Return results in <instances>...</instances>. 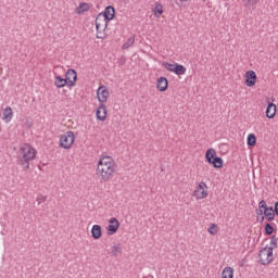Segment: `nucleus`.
Returning <instances> with one entry per match:
<instances>
[{"label": "nucleus", "mask_w": 278, "mask_h": 278, "mask_svg": "<svg viewBox=\"0 0 278 278\" xmlns=\"http://www.w3.org/2000/svg\"><path fill=\"white\" fill-rule=\"evenodd\" d=\"M96 175L101 184L112 181L114 175H116V161H114V157L110 155L100 156L96 167Z\"/></svg>", "instance_id": "1"}, {"label": "nucleus", "mask_w": 278, "mask_h": 278, "mask_svg": "<svg viewBox=\"0 0 278 278\" xmlns=\"http://www.w3.org/2000/svg\"><path fill=\"white\" fill-rule=\"evenodd\" d=\"M38 151L29 143H24L17 151V166H21L24 170H29V164L36 160Z\"/></svg>", "instance_id": "2"}, {"label": "nucleus", "mask_w": 278, "mask_h": 278, "mask_svg": "<svg viewBox=\"0 0 278 278\" xmlns=\"http://www.w3.org/2000/svg\"><path fill=\"white\" fill-rule=\"evenodd\" d=\"M108 23L105 18H103V14L99 13L96 17V38L100 40H104L105 38V29H108Z\"/></svg>", "instance_id": "3"}, {"label": "nucleus", "mask_w": 278, "mask_h": 278, "mask_svg": "<svg viewBox=\"0 0 278 278\" xmlns=\"http://www.w3.org/2000/svg\"><path fill=\"white\" fill-rule=\"evenodd\" d=\"M205 160L208 164H212L214 168H223V159L216 155V150H214L213 148L208 149L205 152Z\"/></svg>", "instance_id": "4"}, {"label": "nucleus", "mask_w": 278, "mask_h": 278, "mask_svg": "<svg viewBox=\"0 0 278 278\" xmlns=\"http://www.w3.org/2000/svg\"><path fill=\"white\" fill-rule=\"evenodd\" d=\"M75 143V132L73 131H66L63 136L60 138V147L61 149H71L73 144Z\"/></svg>", "instance_id": "5"}, {"label": "nucleus", "mask_w": 278, "mask_h": 278, "mask_svg": "<svg viewBox=\"0 0 278 278\" xmlns=\"http://www.w3.org/2000/svg\"><path fill=\"white\" fill-rule=\"evenodd\" d=\"M258 257L260 264H262V266H268V264L273 263V260H275L273 252L268 250V247H265L258 252Z\"/></svg>", "instance_id": "6"}, {"label": "nucleus", "mask_w": 278, "mask_h": 278, "mask_svg": "<svg viewBox=\"0 0 278 278\" xmlns=\"http://www.w3.org/2000/svg\"><path fill=\"white\" fill-rule=\"evenodd\" d=\"M205 188H207V185L202 181L199 184V186L197 187V189L193 191V195L198 199H206L207 197V191H205Z\"/></svg>", "instance_id": "7"}, {"label": "nucleus", "mask_w": 278, "mask_h": 278, "mask_svg": "<svg viewBox=\"0 0 278 278\" xmlns=\"http://www.w3.org/2000/svg\"><path fill=\"white\" fill-rule=\"evenodd\" d=\"M65 80L67 81V87L73 88L77 81V72L73 68L67 70Z\"/></svg>", "instance_id": "8"}, {"label": "nucleus", "mask_w": 278, "mask_h": 278, "mask_svg": "<svg viewBox=\"0 0 278 278\" xmlns=\"http://www.w3.org/2000/svg\"><path fill=\"white\" fill-rule=\"evenodd\" d=\"M118 227H121V223L115 217L109 220L108 226V236H114L118 231Z\"/></svg>", "instance_id": "9"}, {"label": "nucleus", "mask_w": 278, "mask_h": 278, "mask_svg": "<svg viewBox=\"0 0 278 278\" xmlns=\"http://www.w3.org/2000/svg\"><path fill=\"white\" fill-rule=\"evenodd\" d=\"M100 14H102V17L106 23H110V21H113L114 16L116 15V9H114L112 5H109L104 9V12Z\"/></svg>", "instance_id": "10"}, {"label": "nucleus", "mask_w": 278, "mask_h": 278, "mask_svg": "<svg viewBox=\"0 0 278 278\" xmlns=\"http://www.w3.org/2000/svg\"><path fill=\"white\" fill-rule=\"evenodd\" d=\"M245 85L248 86V88H253V86H255L257 81V74H255L254 71H248L245 73Z\"/></svg>", "instance_id": "11"}, {"label": "nucleus", "mask_w": 278, "mask_h": 278, "mask_svg": "<svg viewBox=\"0 0 278 278\" xmlns=\"http://www.w3.org/2000/svg\"><path fill=\"white\" fill-rule=\"evenodd\" d=\"M98 101L103 104L108 102V98L110 97V91L104 87H99L98 91Z\"/></svg>", "instance_id": "12"}, {"label": "nucleus", "mask_w": 278, "mask_h": 278, "mask_svg": "<svg viewBox=\"0 0 278 278\" xmlns=\"http://www.w3.org/2000/svg\"><path fill=\"white\" fill-rule=\"evenodd\" d=\"M156 88L160 92H166L168 90V79L164 76L157 78Z\"/></svg>", "instance_id": "13"}, {"label": "nucleus", "mask_w": 278, "mask_h": 278, "mask_svg": "<svg viewBox=\"0 0 278 278\" xmlns=\"http://www.w3.org/2000/svg\"><path fill=\"white\" fill-rule=\"evenodd\" d=\"M96 116L98 121H105L108 118V108L105 104H100L99 108L97 109Z\"/></svg>", "instance_id": "14"}, {"label": "nucleus", "mask_w": 278, "mask_h": 278, "mask_svg": "<svg viewBox=\"0 0 278 278\" xmlns=\"http://www.w3.org/2000/svg\"><path fill=\"white\" fill-rule=\"evenodd\" d=\"M275 114H277V104L273 102H268L266 108V117L267 118H275Z\"/></svg>", "instance_id": "15"}, {"label": "nucleus", "mask_w": 278, "mask_h": 278, "mask_svg": "<svg viewBox=\"0 0 278 278\" xmlns=\"http://www.w3.org/2000/svg\"><path fill=\"white\" fill-rule=\"evenodd\" d=\"M263 214L268 223L275 220V210L273 208V206L263 210Z\"/></svg>", "instance_id": "16"}, {"label": "nucleus", "mask_w": 278, "mask_h": 278, "mask_svg": "<svg viewBox=\"0 0 278 278\" xmlns=\"http://www.w3.org/2000/svg\"><path fill=\"white\" fill-rule=\"evenodd\" d=\"M103 235L101 230V226L99 225H93L91 228V236L93 240H99L101 236Z\"/></svg>", "instance_id": "17"}, {"label": "nucleus", "mask_w": 278, "mask_h": 278, "mask_svg": "<svg viewBox=\"0 0 278 278\" xmlns=\"http://www.w3.org/2000/svg\"><path fill=\"white\" fill-rule=\"evenodd\" d=\"M14 112H12V108L11 106H7L3 111V117L2 121H4V123H10V121H12V116H13Z\"/></svg>", "instance_id": "18"}, {"label": "nucleus", "mask_w": 278, "mask_h": 278, "mask_svg": "<svg viewBox=\"0 0 278 278\" xmlns=\"http://www.w3.org/2000/svg\"><path fill=\"white\" fill-rule=\"evenodd\" d=\"M153 14H154L155 18H160V16H162V14H164V5H162V3H160V2H156L155 8L153 9Z\"/></svg>", "instance_id": "19"}, {"label": "nucleus", "mask_w": 278, "mask_h": 278, "mask_svg": "<svg viewBox=\"0 0 278 278\" xmlns=\"http://www.w3.org/2000/svg\"><path fill=\"white\" fill-rule=\"evenodd\" d=\"M54 86H56L58 88H64V86H68V81L66 80V78H62V76H55Z\"/></svg>", "instance_id": "20"}, {"label": "nucleus", "mask_w": 278, "mask_h": 278, "mask_svg": "<svg viewBox=\"0 0 278 278\" xmlns=\"http://www.w3.org/2000/svg\"><path fill=\"white\" fill-rule=\"evenodd\" d=\"M90 11V5L86 2H81L77 8H76V14H84V12Z\"/></svg>", "instance_id": "21"}, {"label": "nucleus", "mask_w": 278, "mask_h": 278, "mask_svg": "<svg viewBox=\"0 0 278 278\" xmlns=\"http://www.w3.org/2000/svg\"><path fill=\"white\" fill-rule=\"evenodd\" d=\"M222 278H233V269L231 267H225L222 271Z\"/></svg>", "instance_id": "22"}, {"label": "nucleus", "mask_w": 278, "mask_h": 278, "mask_svg": "<svg viewBox=\"0 0 278 278\" xmlns=\"http://www.w3.org/2000/svg\"><path fill=\"white\" fill-rule=\"evenodd\" d=\"M277 242H278V238L277 236H271L270 238V243H269V247H267V250L268 251H275V249H277Z\"/></svg>", "instance_id": "23"}, {"label": "nucleus", "mask_w": 278, "mask_h": 278, "mask_svg": "<svg viewBox=\"0 0 278 278\" xmlns=\"http://www.w3.org/2000/svg\"><path fill=\"white\" fill-rule=\"evenodd\" d=\"M174 73L175 75H186V66L176 63V66L174 67Z\"/></svg>", "instance_id": "24"}, {"label": "nucleus", "mask_w": 278, "mask_h": 278, "mask_svg": "<svg viewBox=\"0 0 278 278\" xmlns=\"http://www.w3.org/2000/svg\"><path fill=\"white\" fill-rule=\"evenodd\" d=\"M269 206L266 205V201L262 200L258 203V210L256 211L257 216H262L264 214V210L268 208Z\"/></svg>", "instance_id": "25"}, {"label": "nucleus", "mask_w": 278, "mask_h": 278, "mask_svg": "<svg viewBox=\"0 0 278 278\" xmlns=\"http://www.w3.org/2000/svg\"><path fill=\"white\" fill-rule=\"evenodd\" d=\"M162 66H163V68H166V71H169V73H174L175 67L177 66V63L173 64V63H168V62H163Z\"/></svg>", "instance_id": "26"}, {"label": "nucleus", "mask_w": 278, "mask_h": 278, "mask_svg": "<svg viewBox=\"0 0 278 278\" xmlns=\"http://www.w3.org/2000/svg\"><path fill=\"white\" fill-rule=\"evenodd\" d=\"M255 144H257V137H255L253 134H250L248 136V147H255Z\"/></svg>", "instance_id": "27"}, {"label": "nucleus", "mask_w": 278, "mask_h": 278, "mask_svg": "<svg viewBox=\"0 0 278 278\" xmlns=\"http://www.w3.org/2000/svg\"><path fill=\"white\" fill-rule=\"evenodd\" d=\"M119 253H121V244H114L111 250L112 257H118Z\"/></svg>", "instance_id": "28"}, {"label": "nucleus", "mask_w": 278, "mask_h": 278, "mask_svg": "<svg viewBox=\"0 0 278 278\" xmlns=\"http://www.w3.org/2000/svg\"><path fill=\"white\" fill-rule=\"evenodd\" d=\"M260 0H245L244 8H256Z\"/></svg>", "instance_id": "29"}, {"label": "nucleus", "mask_w": 278, "mask_h": 278, "mask_svg": "<svg viewBox=\"0 0 278 278\" xmlns=\"http://www.w3.org/2000/svg\"><path fill=\"white\" fill-rule=\"evenodd\" d=\"M274 231H275V227H273V225H270V223H267L265 225V235L266 236H273Z\"/></svg>", "instance_id": "30"}, {"label": "nucleus", "mask_w": 278, "mask_h": 278, "mask_svg": "<svg viewBox=\"0 0 278 278\" xmlns=\"http://www.w3.org/2000/svg\"><path fill=\"white\" fill-rule=\"evenodd\" d=\"M136 42V38L135 37H130L127 42H125L122 46V49H129V47H131V45H134Z\"/></svg>", "instance_id": "31"}, {"label": "nucleus", "mask_w": 278, "mask_h": 278, "mask_svg": "<svg viewBox=\"0 0 278 278\" xmlns=\"http://www.w3.org/2000/svg\"><path fill=\"white\" fill-rule=\"evenodd\" d=\"M36 201L38 205H40L41 203H45V201H47V195L38 194Z\"/></svg>", "instance_id": "32"}, {"label": "nucleus", "mask_w": 278, "mask_h": 278, "mask_svg": "<svg viewBox=\"0 0 278 278\" xmlns=\"http://www.w3.org/2000/svg\"><path fill=\"white\" fill-rule=\"evenodd\" d=\"M214 229H216V224H212L208 228V233H211V236H216L217 231Z\"/></svg>", "instance_id": "33"}, {"label": "nucleus", "mask_w": 278, "mask_h": 278, "mask_svg": "<svg viewBox=\"0 0 278 278\" xmlns=\"http://www.w3.org/2000/svg\"><path fill=\"white\" fill-rule=\"evenodd\" d=\"M274 214H276V216H278V201L275 203Z\"/></svg>", "instance_id": "34"}, {"label": "nucleus", "mask_w": 278, "mask_h": 278, "mask_svg": "<svg viewBox=\"0 0 278 278\" xmlns=\"http://www.w3.org/2000/svg\"><path fill=\"white\" fill-rule=\"evenodd\" d=\"M265 219H266L265 215L262 214V215H261V218H260V223H264Z\"/></svg>", "instance_id": "35"}, {"label": "nucleus", "mask_w": 278, "mask_h": 278, "mask_svg": "<svg viewBox=\"0 0 278 278\" xmlns=\"http://www.w3.org/2000/svg\"><path fill=\"white\" fill-rule=\"evenodd\" d=\"M181 1V3H186V1H188V0H180Z\"/></svg>", "instance_id": "36"}, {"label": "nucleus", "mask_w": 278, "mask_h": 278, "mask_svg": "<svg viewBox=\"0 0 278 278\" xmlns=\"http://www.w3.org/2000/svg\"><path fill=\"white\" fill-rule=\"evenodd\" d=\"M278 47V46H277Z\"/></svg>", "instance_id": "37"}]
</instances>
